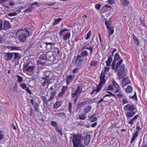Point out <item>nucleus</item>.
I'll return each instance as SVG.
<instances>
[{
	"mask_svg": "<svg viewBox=\"0 0 147 147\" xmlns=\"http://www.w3.org/2000/svg\"><path fill=\"white\" fill-rule=\"evenodd\" d=\"M84 139L82 134H77L73 135L72 142L73 147H86L82 144V142Z\"/></svg>",
	"mask_w": 147,
	"mask_h": 147,
	"instance_id": "obj_1",
	"label": "nucleus"
},
{
	"mask_svg": "<svg viewBox=\"0 0 147 147\" xmlns=\"http://www.w3.org/2000/svg\"><path fill=\"white\" fill-rule=\"evenodd\" d=\"M120 58V56L119 53H117L115 55L114 60L111 65V69L114 70L115 72H116V71L118 70V69L119 68V67L123 61V59H121L116 64V62L119 60Z\"/></svg>",
	"mask_w": 147,
	"mask_h": 147,
	"instance_id": "obj_2",
	"label": "nucleus"
},
{
	"mask_svg": "<svg viewBox=\"0 0 147 147\" xmlns=\"http://www.w3.org/2000/svg\"><path fill=\"white\" fill-rule=\"evenodd\" d=\"M38 43H37V47L40 50L37 49V53L39 52V51H42V49H44L45 48L50 49L52 48V46L54 45L53 43L46 42L45 43L41 41V40L38 39Z\"/></svg>",
	"mask_w": 147,
	"mask_h": 147,
	"instance_id": "obj_3",
	"label": "nucleus"
},
{
	"mask_svg": "<svg viewBox=\"0 0 147 147\" xmlns=\"http://www.w3.org/2000/svg\"><path fill=\"white\" fill-rule=\"evenodd\" d=\"M24 30L23 29H20L18 30L16 32V34H19L18 38L19 41L22 43L24 42L26 40L27 37V34L24 32Z\"/></svg>",
	"mask_w": 147,
	"mask_h": 147,
	"instance_id": "obj_4",
	"label": "nucleus"
},
{
	"mask_svg": "<svg viewBox=\"0 0 147 147\" xmlns=\"http://www.w3.org/2000/svg\"><path fill=\"white\" fill-rule=\"evenodd\" d=\"M82 90V88H80V86H78L77 90H75L71 93L72 97L74 98L75 97H77V98H78Z\"/></svg>",
	"mask_w": 147,
	"mask_h": 147,
	"instance_id": "obj_5",
	"label": "nucleus"
},
{
	"mask_svg": "<svg viewBox=\"0 0 147 147\" xmlns=\"http://www.w3.org/2000/svg\"><path fill=\"white\" fill-rule=\"evenodd\" d=\"M119 68V70L118 68V70L116 72H117V75L118 76H121L124 74L125 71V65L123 64H121Z\"/></svg>",
	"mask_w": 147,
	"mask_h": 147,
	"instance_id": "obj_6",
	"label": "nucleus"
},
{
	"mask_svg": "<svg viewBox=\"0 0 147 147\" xmlns=\"http://www.w3.org/2000/svg\"><path fill=\"white\" fill-rule=\"evenodd\" d=\"M84 60V58L82 57L81 55H78L75 61L76 65V67H79L82 64Z\"/></svg>",
	"mask_w": 147,
	"mask_h": 147,
	"instance_id": "obj_7",
	"label": "nucleus"
},
{
	"mask_svg": "<svg viewBox=\"0 0 147 147\" xmlns=\"http://www.w3.org/2000/svg\"><path fill=\"white\" fill-rule=\"evenodd\" d=\"M94 46H89L88 44L84 43L82 45V49H87L90 51V55L92 56L93 53V49Z\"/></svg>",
	"mask_w": 147,
	"mask_h": 147,
	"instance_id": "obj_8",
	"label": "nucleus"
},
{
	"mask_svg": "<svg viewBox=\"0 0 147 147\" xmlns=\"http://www.w3.org/2000/svg\"><path fill=\"white\" fill-rule=\"evenodd\" d=\"M123 109L127 111H134L135 109V106L134 104H128L124 106Z\"/></svg>",
	"mask_w": 147,
	"mask_h": 147,
	"instance_id": "obj_9",
	"label": "nucleus"
},
{
	"mask_svg": "<svg viewBox=\"0 0 147 147\" xmlns=\"http://www.w3.org/2000/svg\"><path fill=\"white\" fill-rule=\"evenodd\" d=\"M130 83L129 77H125L122 79L121 86L123 87Z\"/></svg>",
	"mask_w": 147,
	"mask_h": 147,
	"instance_id": "obj_10",
	"label": "nucleus"
},
{
	"mask_svg": "<svg viewBox=\"0 0 147 147\" xmlns=\"http://www.w3.org/2000/svg\"><path fill=\"white\" fill-rule=\"evenodd\" d=\"M11 27L9 22L7 20H5L3 23V30L9 29Z\"/></svg>",
	"mask_w": 147,
	"mask_h": 147,
	"instance_id": "obj_11",
	"label": "nucleus"
},
{
	"mask_svg": "<svg viewBox=\"0 0 147 147\" xmlns=\"http://www.w3.org/2000/svg\"><path fill=\"white\" fill-rule=\"evenodd\" d=\"M136 114V112L134 111H129L125 113V115L127 117V119L132 117Z\"/></svg>",
	"mask_w": 147,
	"mask_h": 147,
	"instance_id": "obj_12",
	"label": "nucleus"
},
{
	"mask_svg": "<svg viewBox=\"0 0 147 147\" xmlns=\"http://www.w3.org/2000/svg\"><path fill=\"white\" fill-rule=\"evenodd\" d=\"M5 59L7 61H9L12 59L13 57V53H5Z\"/></svg>",
	"mask_w": 147,
	"mask_h": 147,
	"instance_id": "obj_13",
	"label": "nucleus"
},
{
	"mask_svg": "<svg viewBox=\"0 0 147 147\" xmlns=\"http://www.w3.org/2000/svg\"><path fill=\"white\" fill-rule=\"evenodd\" d=\"M46 56L47 57V59L49 61H52L54 59L53 56V53L51 51L48 52L46 54Z\"/></svg>",
	"mask_w": 147,
	"mask_h": 147,
	"instance_id": "obj_14",
	"label": "nucleus"
},
{
	"mask_svg": "<svg viewBox=\"0 0 147 147\" xmlns=\"http://www.w3.org/2000/svg\"><path fill=\"white\" fill-rule=\"evenodd\" d=\"M90 135L87 134L86 135L84 138V144L86 146H87L90 142Z\"/></svg>",
	"mask_w": 147,
	"mask_h": 147,
	"instance_id": "obj_15",
	"label": "nucleus"
},
{
	"mask_svg": "<svg viewBox=\"0 0 147 147\" xmlns=\"http://www.w3.org/2000/svg\"><path fill=\"white\" fill-rule=\"evenodd\" d=\"M89 55L88 52L85 49H82V46L81 49V51L80 53V55H81L82 57H83L84 58V57H87Z\"/></svg>",
	"mask_w": 147,
	"mask_h": 147,
	"instance_id": "obj_16",
	"label": "nucleus"
},
{
	"mask_svg": "<svg viewBox=\"0 0 147 147\" xmlns=\"http://www.w3.org/2000/svg\"><path fill=\"white\" fill-rule=\"evenodd\" d=\"M114 52L112 51V55H110L109 57L108 58V60L106 62V65L107 67H109L112 61L113 60V54Z\"/></svg>",
	"mask_w": 147,
	"mask_h": 147,
	"instance_id": "obj_17",
	"label": "nucleus"
},
{
	"mask_svg": "<svg viewBox=\"0 0 147 147\" xmlns=\"http://www.w3.org/2000/svg\"><path fill=\"white\" fill-rule=\"evenodd\" d=\"M57 92L56 91H54L53 92H51V96L48 99V101H50L52 100L55 97L56 94Z\"/></svg>",
	"mask_w": 147,
	"mask_h": 147,
	"instance_id": "obj_18",
	"label": "nucleus"
},
{
	"mask_svg": "<svg viewBox=\"0 0 147 147\" xmlns=\"http://www.w3.org/2000/svg\"><path fill=\"white\" fill-rule=\"evenodd\" d=\"M133 38L134 40L135 44L137 46H138L140 44V41L134 34L133 35Z\"/></svg>",
	"mask_w": 147,
	"mask_h": 147,
	"instance_id": "obj_19",
	"label": "nucleus"
},
{
	"mask_svg": "<svg viewBox=\"0 0 147 147\" xmlns=\"http://www.w3.org/2000/svg\"><path fill=\"white\" fill-rule=\"evenodd\" d=\"M61 106V102L60 101H58L55 102L53 105V108L54 109H57Z\"/></svg>",
	"mask_w": 147,
	"mask_h": 147,
	"instance_id": "obj_20",
	"label": "nucleus"
},
{
	"mask_svg": "<svg viewBox=\"0 0 147 147\" xmlns=\"http://www.w3.org/2000/svg\"><path fill=\"white\" fill-rule=\"evenodd\" d=\"M74 77L75 76L73 74L68 75L66 77V80L72 82L74 79Z\"/></svg>",
	"mask_w": 147,
	"mask_h": 147,
	"instance_id": "obj_21",
	"label": "nucleus"
},
{
	"mask_svg": "<svg viewBox=\"0 0 147 147\" xmlns=\"http://www.w3.org/2000/svg\"><path fill=\"white\" fill-rule=\"evenodd\" d=\"M39 59L41 61H43L47 59L46 55L43 53L40 54L39 56Z\"/></svg>",
	"mask_w": 147,
	"mask_h": 147,
	"instance_id": "obj_22",
	"label": "nucleus"
},
{
	"mask_svg": "<svg viewBox=\"0 0 147 147\" xmlns=\"http://www.w3.org/2000/svg\"><path fill=\"white\" fill-rule=\"evenodd\" d=\"M138 131H136L135 133L134 134L132 138L131 139L130 143L131 144L134 140L135 138L137 137L138 135Z\"/></svg>",
	"mask_w": 147,
	"mask_h": 147,
	"instance_id": "obj_23",
	"label": "nucleus"
},
{
	"mask_svg": "<svg viewBox=\"0 0 147 147\" xmlns=\"http://www.w3.org/2000/svg\"><path fill=\"white\" fill-rule=\"evenodd\" d=\"M107 29L109 32V36L112 35L114 32V30L113 27H110L107 28Z\"/></svg>",
	"mask_w": 147,
	"mask_h": 147,
	"instance_id": "obj_24",
	"label": "nucleus"
},
{
	"mask_svg": "<svg viewBox=\"0 0 147 147\" xmlns=\"http://www.w3.org/2000/svg\"><path fill=\"white\" fill-rule=\"evenodd\" d=\"M132 91V88L130 86H128L125 90L126 92L129 93L131 92Z\"/></svg>",
	"mask_w": 147,
	"mask_h": 147,
	"instance_id": "obj_25",
	"label": "nucleus"
},
{
	"mask_svg": "<svg viewBox=\"0 0 147 147\" xmlns=\"http://www.w3.org/2000/svg\"><path fill=\"white\" fill-rule=\"evenodd\" d=\"M70 36V33H67L66 34L64 35L63 36V39L65 40L68 39H69Z\"/></svg>",
	"mask_w": 147,
	"mask_h": 147,
	"instance_id": "obj_26",
	"label": "nucleus"
},
{
	"mask_svg": "<svg viewBox=\"0 0 147 147\" xmlns=\"http://www.w3.org/2000/svg\"><path fill=\"white\" fill-rule=\"evenodd\" d=\"M91 107L90 106H88L84 108L85 113H88L91 110Z\"/></svg>",
	"mask_w": 147,
	"mask_h": 147,
	"instance_id": "obj_27",
	"label": "nucleus"
},
{
	"mask_svg": "<svg viewBox=\"0 0 147 147\" xmlns=\"http://www.w3.org/2000/svg\"><path fill=\"white\" fill-rule=\"evenodd\" d=\"M34 68V66H31L29 67H28L26 69H25V70L26 71L29 72H32Z\"/></svg>",
	"mask_w": 147,
	"mask_h": 147,
	"instance_id": "obj_28",
	"label": "nucleus"
},
{
	"mask_svg": "<svg viewBox=\"0 0 147 147\" xmlns=\"http://www.w3.org/2000/svg\"><path fill=\"white\" fill-rule=\"evenodd\" d=\"M86 101L82 102H79L77 103V105L78 108H81L83 106L85 105L86 104Z\"/></svg>",
	"mask_w": 147,
	"mask_h": 147,
	"instance_id": "obj_29",
	"label": "nucleus"
},
{
	"mask_svg": "<svg viewBox=\"0 0 147 147\" xmlns=\"http://www.w3.org/2000/svg\"><path fill=\"white\" fill-rule=\"evenodd\" d=\"M55 115L59 117H65L66 116L65 114L61 112L56 113L55 114Z\"/></svg>",
	"mask_w": 147,
	"mask_h": 147,
	"instance_id": "obj_30",
	"label": "nucleus"
},
{
	"mask_svg": "<svg viewBox=\"0 0 147 147\" xmlns=\"http://www.w3.org/2000/svg\"><path fill=\"white\" fill-rule=\"evenodd\" d=\"M79 119L81 120H84L86 117V114L85 113H82L79 115Z\"/></svg>",
	"mask_w": 147,
	"mask_h": 147,
	"instance_id": "obj_31",
	"label": "nucleus"
},
{
	"mask_svg": "<svg viewBox=\"0 0 147 147\" xmlns=\"http://www.w3.org/2000/svg\"><path fill=\"white\" fill-rule=\"evenodd\" d=\"M72 103L70 102H69L68 104V110L69 112V113H72Z\"/></svg>",
	"mask_w": 147,
	"mask_h": 147,
	"instance_id": "obj_32",
	"label": "nucleus"
},
{
	"mask_svg": "<svg viewBox=\"0 0 147 147\" xmlns=\"http://www.w3.org/2000/svg\"><path fill=\"white\" fill-rule=\"evenodd\" d=\"M102 85H101L100 84L97 85L96 86V92L97 93H98L101 90L102 88Z\"/></svg>",
	"mask_w": 147,
	"mask_h": 147,
	"instance_id": "obj_33",
	"label": "nucleus"
},
{
	"mask_svg": "<svg viewBox=\"0 0 147 147\" xmlns=\"http://www.w3.org/2000/svg\"><path fill=\"white\" fill-rule=\"evenodd\" d=\"M7 48L8 49H11V50L12 51L18 50L19 49V47H16L8 46L7 47Z\"/></svg>",
	"mask_w": 147,
	"mask_h": 147,
	"instance_id": "obj_34",
	"label": "nucleus"
},
{
	"mask_svg": "<svg viewBox=\"0 0 147 147\" xmlns=\"http://www.w3.org/2000/svg\"><path fill=\"white\" fill-rule=\"evenodd\" d=\"M68 87L67 86H63L61 89V90L64 93L68 90Z\"/></svg>",
	"mask_w": 147,
	"mask_h": 147,
	"instance_id": "obj_35",
	"label": "nucleus"
},
{
	"mask_svg": "<svg viewBox=\"0 0 147 147\" xmlns=\"http://www.w3.org/2000/svg\"><path fill=\"white\" fill-rule=\"evenodd\" d=\"M31 102L32 105L34 106V108L36 111H37V103L34 102V100L32 99L31 100Z\"/></svg>",
	"mask_w": 147,
	"mask_h": 147,
	"instance_id": "obj_36",
	"label": "nucleus"
},
{
	"mask_svg": "<svg viewBox=\"0 0 147 147\" xmlns=\"http://www.w3.org/2000/svg\"><path fill=\"white\" fill-rule=\"evenodd\" d=\"M61 20L60 18H58L57 19H54V22L53 23V25H55L59 24V22Z\"/></svg>",
	"mask_w": 147,
	"mask_h": 147,
	"instance_id": "obj_37",
	"label": "nucleus"
},
{
	"mask_svg": "<svg viewBox=\"0 0 147 147\" xmlns=\"http://www.w3.org/2000/svg\"><path fill=\"white\" fill-rule=\"evenodd\" d=\"M20 86L21 87L23 90H25L26 89L27 85L25 83H22L20 84Z\"/></svg>",
	"mask_w": 147,
	"mask_h": 147,
	"instance_id": "obj_38",
	"label": "nucleus"
},
{
	"mask_svg": "<svg viewBox=\"0 0 147 147\" xmlns=\"http://www.w3.org/2000/svg\"><path fill=\"white\" fill-rule=\"evenodd\" d=\"M16 76L18 78L17 82L19 83H21L23 81V78L22 77L18 75H17Z\"/></svg>",
	"mask_w": 147,
	"mask_h": 147,
	"instance_id": "obj_39",
	"label": "nucleus"
},
{
	"mask_svg": "<svg viewBox=\"0 0 147 147\" xmlns=\"http://www.w3.org/2000/svg\"><path fill=\"white\" fill-rule=\"evenodd\" d=\"M13 55H14V60L19 59L20 58H19V55L18 53H14Z\"/></svg>",
	"mask_w": 147,
	"mask_h": 147,
	"instance_id": "obj_40",
	"label": "nucleus"
},
{
	"mask_svg": "<svg viewBox=\"0 0 147 147\" xmlns=\"http://www.w3.org/2000/svg\"><path fill=\"white\" fill-rule=\"evenodd\" d=\"M41 98L46 104H47L48 102L49 101H48V100L47 99V98L45 96H41Z\"/></svg>",
	"mask_w": 147,
	"mask_h": 147,
	"instance_id": "obj_41",
	"label": "nucleus"
},
{
	"mask_svg": "<svg viewBox=\"0 0 147 147\" xmlns=\"http://www.w3.org/2000/svg\"><path fill=\"white\" fill-rule=\"evenodd\" d=\"M106 81V80L105 79L100 78V80L99 84L103 85L105 84Z\"/></svg>",
	"mask_w": 147,
	"mask_h": 147,
	"instance_id": "obj_42",
	"label": "nucleus"
},
{
	"mask_svg": "<svg viewBox=\"0 0 147 147\" xmlns=\"http://www.w3.org/2000/svg\"><path fill=\"white\" fill-rule=\"evenodd\" d=\"M136 121H135V120L133 118L130 119L128 121V123L130 124L133 125V124L135 123Z\"/></svg>",
	"mask_w": 147,
	"mask_h": 147,
	"instance_id": "obj_43",
	"label": "nucleus"
},
{
	"mask_svg": "<svg viewBox=\"0 0 147 147\" xmlns=\"http://www.w3.org/2000/svg\"><path fill=\"white\" fill-rule=\"evenodd\" d=\"M97 64V62L95 61H92L90 65L92 66L95 67Z\"/></svg>",
	"mask_w": 147,
	"mask_h": 147,
	"instance_id": "obj_44",
	"label": "nucleus"
},
{
	"mask_svg": "<svg viewBox=\"0 0 147 147\" xmlns=\"http://www.w3.org/2000/svg\"><path fill=\"white\" fill-rule=\"evenodd\" d=\"M54 51L55 53L57 54L58 55H59L60 53V51L59 49L57 47H55L54 49Z\"/></svg>",
	"mask_w": 147,
	"mask_h": 147,
	"instance_id": "obj_45",
	"label": "nucleus"
},
{
	"mask_svg": "<svg viewBox=\"0 0 147 147\" xmlns=\"http://www.w3.org/2000/svg\"><path fill=\"white\" fill-rule=\"evenodd\" d=\"M129 2L127 0H123L122 4L124 6H127L129 4Z\"/></svg>",
	"mask_w": 147,
	"mask_h": 147,
	"instance_id": "obj_46",
	"label": "nucleus"
},
{
	"mask_svg": "<svg viewBox=\"0 0 147 147\" xmlns=\"http://www.w3.org/2000/svg\"><path fill=\"white\" fill-rule=\"evenodd\" d=\"M129 97L130 98H131L133 100H134L136 101L137 100V97L136 92H135L134 94V96H129Z\"/></svg>",
	"mask_w": 147,
	"mask_h": 147,
	"instance_id": "obj_47",
	"label": "nucleus"
},
{
	"mask_svg": "<svg viewBox=\"0 0 147 147\" xmlns=\"http://www.w3.org/2000/svg\"><path fill=\"white\" fill-rule=\"evenodd\" d=\"M113 84L114 87L116 88H120V86L115 80L113 82Z\"/></svg>",
	"mask_w": 147,
	"mask_h": 147,
	"instance_id": "obj_48",
	"label": "nucleus"
},
{
	"mask_svg": "<svg viewBox=\"0 0 147 147\" xmlns=\"http://www.w3.org/2000/svg\"><path fill=\"white\" fill-rule=\"evenodd\" d=\"M17 13L16 12L9 13L8 14V16L10 17H12L16 16L17 15Z\"/></svg>",
	"mask_w": 147,
	"mask_h": 147,
	"instance_id": "obj_49",
	"label": "nucleus"
},
{
	"mask_svg": "<svg viewBox=\"0 0 147 147\" xmlns=\"http://www.w3.org/2000/svg\"><path fill=\"white\" fill-rule=\"evenodd\" d=\"M68 30V29H61L60 32H59V35L61 36L63 35V32L67 31Z\"/></svg>",
	"mask_w": 147,
	"mask_h": 147,
	"instance_id": "obj_50",
	"label": "nucleus"
},
{
	"mask_svg": "<svg viewBox=\"0 0 147 147\" xmlns=\"http://www.w3.org/2000/svg\"><path fill=\"white\" fill-rule=\"evenodd\" d=\"M105 89V90H112L113 89V86L111 85H109L108 86V88L107 89L106 88Z\"/></svg>",
	"mask_w": 147,
	"mask_h": 147,
	"instance_id": "obj_51",
	"label": "nucleus"
},
{
	"mask_svg": "<svg viewBox=\"0 0 147 147\" xmlns=\"http://www.w3.org/2000/svg\"><path fill=\"white\" fill-rule=\"evenodd\" d=\"M3 132L2 130L0 131V141H1L4 138V135L3 134H2Z\"/></svg>",
	"mask_w": 147,
	"mask_h": 147,
	"instance_id": "obj_52",
	"label": "nucleus"
},
{
	"mask_svg": "<svg viewBox=\"0 0 147 147\" xmlns=\"http://www.w3.org/2000/svg\"><path fill=\"white\" fill-rule=\"evenodd\" d=\"M91 34V32L90 30L86 34V36L85 38L86 39V40L88 39L89 38V37L90 36Z\"/></svg>",
	"mask_w": 147,
	"mask_h": 147,
	"instance_id": "obj_53",
	"label": "nucleus"
},
{
	"mask_svg": "<svg viewBox=\"0 0 147 147\" xmlns=\"http://www.w3.org/2000/svg\"><path fill=\"white\" fill-rule=\"evenodd\" d=\"M79 69L78 68H76L73 70L72 73L74 74L77 73L78 72H79Z\"/></svg>",
	"mask_w": 147,
	"mask_h": 147,
	"instance_id": "obj_54",
	"label": "nucleus"
},
{
	"mask_svg": "<svg viewBox=\"0 0 147 147\" xmlns=\"http://www.w3.org/2000/svg\"><path fill=\"white\" fill-rule=\"evenodd\" d=\"M56 130L58 132V134L61 136H62L63 135V134L61 129H58V128L56 127Z\"/></svg>",
	"mask_w": 147,
	"mask_h": 147,
	"instance_id": "obj_55",
	"label": "nucleus"
},
{
	"mask_svg": "<svg viewBox=\"0 0 147 147\" xmlns=\"http://www.w3.org/2000/svg\"><path fill=\"white\" fill-rule=\"evenodd\" d=\"M105 24L107 26V29L110 28V26L111 25V23L109 22H108L107 21H106L105 22Z\"/></svg>",
	"mask_w": 147,
	"mask_h": 147,
	"instance_id": "obj_56",
	"label": "nucleus"
},
{
	"mask_svg": "<svg viewBox=\"0 0 147 147\" xmlns=\"http://www.w3.org/2000/svg\"><path fill=\"white\" fill-rule=\"evenodd\" d=\"M64 94V93L61 91V92L58 93V96L59 97H63Z\"/></svg>",
	"mask_w": 147,
	"mask_h": 147,
	"instance_id": "obj_57",
	"label": "nucleus"
},
{
	"mask_svg": "<svg viewBox=\"0 0 147 147\" xmlns=\"http://www.w3.org/2000/svg\"><path fill=\"white\" fill-rule=\"evenodd\" d=\"M101 5L99 4H96L95 5V8L96 9L99 10L100 8Z\"/></svg>",
	"mask_w": 147,
	"mask_h": 147,
	"instance_id": "obj_58",
	"label": "nucleus"
},
{
	"mask_svg": "<svg viewBox=\"0 0 147 147\" xmlns=\"http://www.w3.org/2000/svg\"><path fill=\"white\" fill-rule=\"evenodd\" d=\"M29 63H27L25 65H24V69H26L28 67H29Z\"/></svg>",
	"mask_w": 147,
	"mask_h": 147,
	"instance_id": "obj_59",
	"label": "nucleus"
},
{
	"mask_svg": "<svg viewBox=\"0 0 147 147\" xmlns=\"http://www.w3.org/2000/svg\"><path fill=\"white\" fill-rule=\"evenodd\" d=\"M45 63V62H42L40 61H37V65H44Z\"/></svg>",
	"mask_w": 147,
	"mask_h": 147,
	"instance_id": "obj_60",
	"label": "nucleus"
},
{
	"mask_svg": "<svg viewBox=\"0 0 147 147\" xmlns=\"http://www.w3.org/2000/svg\"><path fill=\"white\" fill-rule=\"evenodd\" d=\"M25 90H26L27 92L28 93L30 94H32V92L28 87H27Z\"/></svg>",
	"mask_w": 147,
	"mask_h": 147,
	"instance_id": "obj_61",
	"label": "nucleus"
},
{
	"mask_svg": "<svg viewBox=\"0 0 147 147\" xmlns=\"http://www.w3.org/2000/svg\"><path fill=\"white\" fill-rule=\"evenodd\" d=\"M106 78V75H103L102 71L101 73L100 76V78H102L105 79Z\"/></svg>",
	"mask_w": 147,
	"mask_h": 147,
	"instance_id": "obj_62",
	"label": "nucleus"
},
{
	"mask_svg": "<svg viewBox=\"0 0 147 147\" xmlns=\"http://www.w3.org/2000/svg\"><path fill=\"white\" fill-rule=\"evenodd\" d=\"M108 2L111 5H112L114 4L115 3V0H108Z\"/></svg>",
	"mask_w": 147,
	"mask_h": 147,
	"instance_id": "obj_63",
	"label": "nucleus"
},
{
	"mask_svg": "<svg viewBox=\"0 0 147 147\" xmlns=\"http://www.w3.org/2000/svg\"><path fill=\"white\" fill-rule=\"evenodd\" d=\"M51 125L54 126L56 127L57 125V124L55 121H52L51 123Z\"/></svg>",
	"mask_w": 147,
	"mask_h": 147,
	"instance_id": "obj_64",
	"label": "nucleus"
}]
</instances>
